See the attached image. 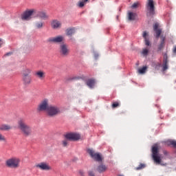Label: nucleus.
<instances>
[{"label":"nucleus","instance_id":"f257e3e1","mask_svg":"<svg viewBox=\"0 0 176 176\" xmlns=\"http://www.w3.org/2000/svg\"><path fill=\"white\" fill-rule=\"evenodd\" d=\"M17 124L19 130L21 131L25 137H30V135L32 134V129L30 125L25 123L24 118H20L17 122Z\"/></svg>","mask_w":176,"mask_h":176},{"label":"nucleus","instance_id":"f03ea898","mask_svg":"<svg viewBox=\"0 0 176 176\" xmlns=\"http://www.w3.org/2000/svg\"><path fill=\"white\" fill-rule=\"evenodd\" d=\"M65 140L62 141V146L65 147L68 145V141H78L80 140V135L75 133H68L64 135Z\"/></svg>","mask_w":176,"mask_h":176},{"label":"nucleus","instance_id":"7ed1b4c3","mask_svg":"<svg viewBox=\"0 0 176 176\" xmlns=\"http://www.w3.org/2000/svg\"><path fill=\"white\" fill-rule=\"evenodd\" d=\"M6 166L8 168H19L20 167V158L13 157L6 161Z\"/></svg>","mask_w":176,"mask_h":176},{"label":"nucleus","instance_id":"20e7f679","mask_svg":"<svg viewBox=\"0 0 176 176\" xmlns=\"http://www.w3.org/2000/svg\"><path fill=\"white\" fill-rule=\"evenodd\" d=\"M152 157L157 164H160V163H162V155L159 153V148L157 144L152 147Z\"/></svg>","mask_w":176,"mask_h":176},{"label":"nucleus","instance_id":"39448f33","mask_svg":"<svg viewBox=\"0 0 176 176\" xmlns=\"http://www.w3.org/2000/svg\"><path fill=\"white\" fill-rule=\"evenodd\" d=\"M46 112L47 116H50V118H54V116H57V115L60 113V108L56 106L50 105Z\"/></svg>","mask_w":176,"mask_h":176},{"label":"nucleus","instance_id":"423d86ee","mask_svg":"<svg viewBox=\"0 0 176 176\" xmlns=\"http://www.w3.org/2000/svg\"><path fill=\"white\" fill-rule=\"evenodd\" d=\"M147 16H154L155 14V3L153 0H149L146 5Z\"/></svg>","mask_w":176,"mask_h":176},{"label":"nucleus","instance_id":"0eeeda50","mask_svg":"<svg viewBox=\"0 0 176 176\" xmlns=\"http://www.w3.org/2000/svg\"><path fill=\"white\" fill-rule=\"evenodd\" d=\"M36 168L41 170V171H50L52 166L47 162H41L35 165Z\"/></svg>","mask_w":176,"mask_h":176},{"label":"nucleus","instance_id":"6e6552de","mask_svg":"<svg viewBox=\"0 0 176 176\" xmlns=\"http://www.w3.org/2000/svg\"><path fill=\"white\" fill-rule=\"evenodd\" d=\"M87 153H89V156L94 159L96 162H102V158L100 153H97L94 151L91 148H88L87 150Z\"/></svg>","mask_w":176,"mask_h":176},{"label":"nucleus","instance_id":"1a4fd4ad","mask_svg":"<svg viewBox=\"0 0 176 176\" xmlns=\"http://www.w3.org/2000/svg\"><path fill=\"white\" fill-rule=\"evenodd\" d=\"M50 107V105H49V100L47 99H44L38 104L37 111H39V112L46 111V112H47V108H49Z\"/></svg>","mask_w":176,"mask_h":176},{"label":"nucleus","instance_id":"9d476101","mask_svg":"<svg viewBox=\"0 0 176 176\" xmlns=\"http://www.w3.org/2000/svg\"><path fill=\"white\" fill-rule=\"evenodd\" d=\"M35 10H28L21 16L22 20H31V16L34 14Z\"/></svg>","mask_w":176,"mask_h":176},{"label":"nucleus","instance_id":"9b49d317","mask_svg":"<svg viewBox=\"0 0 176 176\" xmlns=\"http://www.w3.org/2000/svg\"><path fill=\"white\" fill-rule=\"evenodd\" d=\"M64 41V37L63 36H58L56 37H50L47 39V42L50 43H61Z\"/></svg>","mask_w":176,"mask_h":176},{"label":"nucleus","instance_id":"f8f14e48","mask_svg":"<svg viewBox=\"0 0 176 176\" xmlns=\"http://www.w3.org/2000/svg\"><path fill=\"white\" fill-rule=\"evenodd\" d=\"M60 53L62 56H68L69 53V50H68V47L65 44H62L60 46Z\"/></svg>","mask_w":176,"mask_h":176},{"label":"nucleus","instance_id":"ddd939ff","mask_svg":"<svg viewBox=\"0 0 176 176\" xmlns=\"http://www.w3.org/2000/svg\"><path fill=\"white\" fill-rule=\"evenodd\" d=\"M51 27L53 28V30L61 28V22L57 19H54L51 21Z\"/></svg>","mask_w":176,"mask_h":176},{"label":"nucleus","instance_id":"4468645a","mask_svg":"<svg viewBox=\"0 0 176 176\" xmlns=\"http://www.w3.org/2000/svg\"><path fill=\"white\" fill-rule=\"evenodd\" d=\"M36 16L41 20H47L49 19V14L45 11H38Z\"/></svg>","mask_w":176,"mask_h":176},{"label":"nucleus","instance_id":"2eb2a0df","mask_svg":"<svg viewBox=\"0 0 176 176\" xmlns=\"http://www.w3.org/2000/svg\"><path fill=\"white\" fill-rule=\"evenodd\" d=\"M153 30L155 32L156 34V38H160V34H162V30L159 29V24L155 23L153 26Z\"/></svg>","mask_w":176,"mask_h":176},{"label":"nucleus","instance_id":"dca6fc26","mask_svg":"<svg viewBox=\"0 0 176 176\" xmlns=\"http://www.w3.org/2000/svg\"><path fill=\"white\" fill-rule=\"evenodd\" d=\"M107 170H108V167L104 164H101L97 167V171H98L100 173H105Z\"/></svg>","mask_w":176,"mask_h":176},{"label":"nucleus","instance_id":"f3484780","mask_svg":"<svg viewBox=\"0 0 176 176\" xmlns=\"http://www.w3.org/2000/svg\"><path fill=\"white\" fill-rule=\"evenodd\" d=\"M168 69V60L167 59V56L164 57L163 65H162V71H167Z\"/></svg>","mask_w":176,"mask_h":176},{"label":"nucleus","instance_id":"a211bd4d","mask_svg":"<svg viewBox=\"0 0 176 176\" xmlns=\"http://www.w3.org/2000/svg\"><path fill=\"white\" fill-rule=\"evenodd\" d=\"M23 84L25 85V86H28V85L31 84L32 78L30 76H23Z\"/></svg>","mask_w":176,"mask_h":176},{"label":"nucleus","instance_id":"6ab92c4d","mask_svg":"<svg viewBox=\"0 0 176 176\" xmlns=\"http://www.w3.org/2000/svg\"><path fill=\"white\" fill-rule=\"evenodd\" d=\"M94 85H96V80L91 78L89 79L87 81V85L90 88V89H93V87H94Z\"/></svg>","mask_w":176,"mask_h":176},{"label":"nucleus","instance_id":"aec40b11","mask_svg":"<svg viewBox=\"0 0 176 176\" xmlns=\"http://www.w3.org/2000/svg\"><path fill=\"white\" fill-rule=\"evenodd\" d=\"M35 76L38 78V79H43L45 78V72L43 71H38L35 73Z\"/></svg>","mask_w":176,"mask_h":176},{"label":"nucleus","instance_id":"412c9836","mask_svg":"<svg viewBox=\"0 0 176 176\" xmlns=\"http://www.w3.org/2000/svg\"><path fill=\"white\" fill-rule=\"evenodd\" d=\"M148 36V33L146 32H143V38H144L145 41V45L146 46H150L151 45V42H149V39L146 38Z\"/></svg>","mask_w":176,"mask_h":176},{"label":"nucleus","instance_id":"4be33fe9","mask_svg":"<svg viewBox=\"0 0 176 176\" xmlns=\"http://www.w3.org/2000/svg\"><path fill=\"white\" fill-rule=\"evenodd\" d=\"M12 127L10 125L1 124L0 125V131H6V130H10Z\"/></svg>","mask_w":176,"mask_h":176},{"label":"nucleus","instance_id":"5701e85b","mask_svg":"<svg viewBox=\"0 0 176 176\" xmlns=\"http://www.w3.org/2000/svg\"><path fill=\"white\" fill-rule=\"evenodd\" d=\"M88 1H89V0L79 1L77 4V6H78V8H83V6H85L86 5V3H87Z\"/></svg>","mask_w":176,"mask_h":176},{"label":"nucleus","instance_id":"b1692460","mask_svg":"<svg viewBox=\"0 0 176 176\" xmlns=\"http://www.w3.org/2000/svg\"><path fill=\"white\" fill-rule=\"evenodd\" d=\"M128 14H129V20H131V21L135 20V17H137V14L136 13L129 12L128 13Z\"/></svg>","mask_w":176,"mask_h":176},{"label":"nucleus","instance_id":"393cba45","mask_svg":"<svg viewBox=\"0 0 176 176\" xmlns=\"http://www.w3.org/2000/svg\"><path fill=\"white\" fill-rule=\"evenodd\" d=\"M66 34L69 36H71V35L75 34V29L74 28H69L66 30Z\"/></svg>","mask_w":176,"mask_h":176},{"label":"nucleus","instance_id":"a878e982","mask_svg":"<svg viewBox=\"0 0 176 176\" xmlns=\"http://www.w3.org/2000/svg\"><path fill=\"white\" fill-rule=\"evenodd\" d=\"M164 41H166V38L162 37L161 43L158 46V50H162L164 47Z\"/></svg>","mask_w":176,"mask_h":176},{"label":"nucleus","instance_id":"bb28decb","mask_svg":"<svg viewBox=\"0 0 176 176\" xmlns=\"http://www.w3.org/2000/svg\"><path fill=\"white\" fill-rule=\"evenodd\" d=\"M32 72V70L31 69H29V68H26L23 70V76H29L28 75L30 74H31Z\"/></svg>","mask_w":176,"mask_h":176},{"label":"nucleus","instance_id":"cd10ccee","mask_svg":"<svg viewBox=\"0 0 176 176\" xmlns=\"http://www.w3.org/2000/svg\"><path fill=\"white\" fill-rule=\"evenodd\" d=\"M146 69H148V67L144 66L143 67L138 69V73L142 74H145V72H146Z\"/></svg>","mask_w":176,"mask_h":176},{"label":"nucleus","instance_id":"c85d7f7f","mask_svg":"<svg viewBox=\"0 0 176 176\" xmlns=\"http://www.w3.org/2000/svg\"><path fill=\"white\" fill-rule=\"evenodd\" d=\"M35 27L38 30H41V28H43V22H37L35 23Z\"/></svg>","mask_w":176,"mask_h":176},{"label":"nucleus","instance_id":"c756f323","mask_svg":"<svg viewBox=\"0 0 176 176\" xmlns=\"http://www.w3.org/2000/svg\"><path fill=\"white\" fill-rule=\"evenodd\" d=\"M168 145H172L173 148H176V141L175 140H168Z\"/></svg>","mask_w":176,"mask_h":176},{"label":"nucleus","instance_id":"7c9ffc66","mask_svg":"<svg viewBox=\"0 0 176 176\" xmlns=\"http://www.w3.org/2000/svg\"><path fill=\"white\" fill-rule=\"evenodd\" d=\"M148 53H149V50L144 48L143 49L142 52V54L144 56H148Z\"/></svg>","mask_w":176,"mask_h":176},{"label":"nucleus","instance_id":"2f4dec72","mask_svg":"<svg viewBox=\"0 0 176 176\" xmlns=\"http://www.w3.org/2000/svg\"><path fill=\"white\" fill-rule=\"evenodd\" d=\"M146 166L144 164H140L138 167H137L136 170H142V168H145Z\"/></svg>","mask_w":176,"mask_h":176},{"label":"nucleus","instance_id":"473e14b6","mask_svg":"<svg viewBox=\"0 0 176 176\" xmlns=\"http://www.w3.org/2000/svg\"><path fill=\"white\" fill-rule=\"evenodd\" d=\"M139 5H140V3H138V2L134 3L131 6V8H132V9H137V7L139 6Z\"/></svg>","mask_w":176,"mask_h":176},{"label":"nucleus","instance_id":"72a5a7b5","mask_svg":"<svg viewBox=\"0 0 176 176\" xmlns=\"http://www.w3.org/2000/svg\"><path fill=\"white\" fill-rule=\"evenodd\" d=\"M0 141H6V138L2 135V133H0Z\"/></svg>","mask_w":176,"mask_h":176},{"label":"nucleus","instance_id":"f704fd0d","mask_svg":"<svg viewBox=\"0 0 176 176\" xmlns=\"http://www.w3.org/2000/svg\"><path fill=\"white\" fill-rule=\"evenodd\" d=\"M118 105H119V103L118 102H116L112 104V108H118Z\"/></svg>","mask_w":176,"mask_h":176},{"label":"nucleus","instance_id":"c9c22d12","mask_svg":"<svg viewBox=\"0 0 176 176\" xmlns=\"http://www.w3.org/2000/svg\"><path fill=\"white\" fill-rule=\"evenodd\" d=\"M79 79V77L74 76L73 78H69L68 80H78Z\"/></svg>","mask_w":176,"mask_h":176},{"label":"nucleus","instance_id":"e433bc0d","mask_svg":"<svg viewBox=\"0 0 176 176\" xmlns=\"http://www.w3.org/2000/svg\"><path fill=\"white\" fill-rule=\"evenodd\" d=\"M88 175L89 176H96V174H94V172L93 171H89Z\"/></svg>","mask_w":176,"mask_h":176},{"label":"nucleus","instance_id":"4c0bfd02","mask_svg":"<svg viewBox=\"0 0 176 176\" xmlns=\"http://www.w3.org/2000/svg\"><path fill=\"white\" fill-rule=\"evenodd\" d=\"M79 174H80L81 176H85V173H83L82 170H80V171H79Z\"/></svg>","mask_w":176,"mask_h":176},{"label":"nucleus","instance_id":"58836bf2","mask_svg":"<svg viewBox=\"0 0 176 176\" xmlns=\"http://www.w3.org/2000/svg\"><path fill=\"white\" fill-rule=\"evenodd\" d=\"M164 155H165V156H167L168 155V153L166 151H164Z\"/></svg>","mask_w":176,"mask_h":176},{"label":"nucleus","instance_id":"ea45409f","mask_svg":"<svg viewBox=\"0 0 176 176\" xmlns=\"http://www.w3.org/2000/svg\"><path fill=\"white\" fill-rule=\"evenodd\" d=\"M12 53V52H8L7 54H5V56H11Z\"/></svg>","mask_w":176,"mask_h":176},{"label":"nucleus","instance_id":"a19ab883","mask_svg":"<svg viewBox=\"0 0 176 176\" xmlns=\"http://www.w3.org/2000/svg\"><path fill=\"white\" fill-rule=\"evenodd\" d=\"M173 53L176 54V46L173 48Z\"/></svg>","mask_w":176,"mask_h":176},{"label":"nucleus","instance_id":"79ce46f5","mask_svg":"<svg viewBox=\"0 0 176 176\" xmlns=\"http://www.w3.org/2000/svg\"><path fill=\"white\" fill-rule=\"evenodd\" d=\"M159 66L160 67V64H159Z\"/></svg>","mask_w":176,"mask_h":176},{"label":"nucleus","instance_id":"37998d69","mask_svg":"<svg viewBox=\"0 0 176 176\" xmlns=\"http://www.w3.org/2000/svg\"><path fill=\"white\" fill-rule=\"evenodd\" d=\"M148 1H149V0H148Z\"/></svg>","mask_w":176,"mask_h":176}]
</instances>
